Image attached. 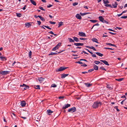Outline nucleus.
<instances>
[{"instance_id":"f257e3e1","label":"nucleus","mask_w":127,"mask_h":127,"mask_svg":"<svg viewBox=\"0 0 127 127\" xmlns=\"http://www.w3.org/2000/svg\"><path fill=\"white\" fill-rule=\"evenodd\" d=\"M101 104V103L100 101H95L93 104L92 106L94 108H96L99 106H100Z\"/></svg>"},{"instance_id":"f03ea898","label":"nucleus","mask_w":127,"mask_h":127,"mask_svg":"<svg viewBox=\"0 0 127 127\" xmlns=\"http://www.w3.org/2000/svg\"><path fill=\"white\" fill-rule=\"evenodd\" d=\"M76 110V108L75 107H73L68 109V111L70 112H73L75 111Z\"/></svg>"},{"instance_id":"7ed1b4c3","label":"nucleus","mask_w":127,"mask_h":127,"mask_svg":"<svg viewBox=\"0 0 127 127\" xmlns=\"http://www.w3.org/2000/svg\"><path fill=\"white\" fill-rule=\"evenodd\" d=\"M67 68V67H61L57 70H56V71L57 72L62 71Z\"/></svg>"},{"instance_id":"20e7f679","label":"nucleus","mask_w":127,"mask_h":127,"mask_svg":"<svg viewBox=\"0 0 127 127\" xmlns=\"http://www.w3.org/2000/svg\"><path fill=\"white\" fill-rule=\"evenodd\" d=\"M9 71H0V74L2 75H5L9 73Z\"/></svg>"},{"instance_id":"39448f33","label":"nucleus","mask_w":127,"mask_h":127,"mask_svg":"<svg viewBox=\"0 0 127 127\" xmlns=\"http://www.w3.org/2000/svg\"><path fill=\"white\" fill-rule=\"evenodd\" d=\"M78 34L81 36L86 37V36L85 33L82 32H79Z\"/></svg>"},{"instance_id":"423d86ee","label":"nucleus","mask_w":127,"mask_h":127,"mask_svg":"<svg viewBox=\"0 0 127 127\" xmlns=\"http://www.w3.org/2000/svg\"><path fill=\"white\" fill-rule=\"evenodd\" d=\"M20 86L24 87L23 89L24 90H26L29 88V86H27L24 84H23V85H21Z\"/></svg>"},{"instance_id":"0eeeda50","label":"nucleus","mask_w":127,"mask_h":127,"mask_svg":"<svg viewBox=\"0 0 127 127\" xmlns=\"http://www.w3.org/2000/svg\"><path fill=\"white\" fill-rule=\"evenodd\" d=\"M19 63L18 62H16L15 61L13 63L12 65L13 66H14L15 67H18L19 66Z\"/></svg>"},{"instance_id":"6e6552de","label":"nucleus","mask_w":127,"mask_h":127,"mask_svg":"<svg viewBox=\"0 0 127 127\" xmlns=\"http://www.w3.org/2000/svg\"><path fill=\"white\" fill-rule=\"evenodd\" d=\"M70 104H65L64 105V106L62 108L63 109H65L67 108L68 107H69L70 106Z\"/></svg>"},{"instance_id":"1a4fd4ad","label":"nucleus","mask_w":127,"mask_h":127,"mask_svg":"<svg viewBox=\"0 0 127 127\" xmlns=\"http://www.w3.org/2000/svg\"><path fill=\"white\" fill-rule=\"evenodd\" d=\"M68 75V74H63L61 75V77L62 78H64L66 77Z\"/></svg>"},{"instance_id":"9d476101","label":"nucleus","mask_w":127,"mask_h":127,"mask_svg":"<svg viewBox=\"0 0 127 127\" xmlns=\"http://www.w3.org/2000/svg\"><path fill=\"white\" fill-rule=\"evenodd\" d=\"M100 61L103 62V63H104L105 64L107 65H109V64H108L107 62L105 61V60H100Z\"/></svg>"},{"instance_id":"9b49d317","label":"nucleus","mask_w":127,"mask_h":127,"mask_svg":"<svg viewBox=\"0 0 127 127\" xmlns=\"http://www.w3.org/2000/svg\"><path fill=\"white\" fill-rule=\"evenodd\" d=\"M76 18L78 19H81L82 17L79 14H77L76 15Z\"/></svg>"},{"instance_id":"f8f14e48","label":"nucleus","mask_w":127,"mask_h":127,"mask_svg":"<svg viewBox=\"0 0 127 127\" xmlns=\"http://www.w3.org/2000/svg\"><path fill=\"white\" fill-rule=\"evenodd\" d=\"M74 44L77 46H82L83 45V44L81 43H75Z\"/></svg>"},{"instance_id":"ddd939ff","label":"nucleus","mask_w":127,"mask_h":127,"mask_svg":"<svg viewBox=\"0 0 127 127\" xmlns=\"http://www.w3.org/2000/svg\"><path fill=\"white\" fill-rule=\"evenodd\" d=\"M91 40L94 42H95L96 43H98V40L96 38H93Z\"/></svg>"},{"instance_id":"4468645a","label":"nucleus","mask_w":127,"mask_h":127,"mask_svg":"<svg viewBox=\"0 0 127 127\" xmlns=\"http://www.w3.org/2000/svg\"><path fill=\"white\" fill-rule=\"evenodd\" d=\"M44 78L40 77L38 78V80L40 83H41L44 80Z\"/></svg>"},{"instance_id":"2eb2a0df","label":"nucleus","mask_w":127,"mask_h":127,"mask_svg":"<svg viewBox=\"0 0 127 127\" xmlns=\"http://www.w3.org/2000/svg\"><path fill=\"white\" fill-rule=\"evenodd\" d=\"M112 5L114 8H116L118 4L116 2H115L114 3H113Z\"/></svg>"},{"instance_id":"dca6fc26","label":"nucleus","mask_w":127,"mask_h":127,"mask_svg":"<svg viewBox=\"0 0 127 127\" xmlns=\"http://www.w3.org/2000/svg\"><path fill=\"white\" fill-rule=\"evenodd\" d=\"M21 106L22 107H24L26 105V103L24 101H22L21 102Z\"/></svg>"},{"instance_id":"f3484780","label":"nucleus","mask_w":127,"mask_h":127,"mask_svg":"<svg viewBox=\"0 0 127 127\" xmlns=\"http://www.w3.org/2000/svg\"><path fill=\"white\" fill-rule=\"evenodd\" d=\"M98 18L99 20L102 22L104 20V18L101 16H99L98 17Z\"/></svg>"},{"instance_id":"a211bd4d","label":"nucleus","mask_w":127,"mask_h":127,"mask_svg":"<svg viewBox=\"0 0 127 127\" xmlns=\"http://www.w3.org/2000/svg\"><path fill=\"white\" fill-rule=\"evenodd\" d=\"M93 67L94 70L95 69V70H98V67L97 65L94 64L93 65Z\"/></svg>"},{"instance_id":"6ab92c4d","label":"nucleus","mask_w":127,"mask_h":127,"mask_svg":"<svg viewBox=\"0 0 127 127\" xmlns=\"http://www.w3.org/2000/svg\"><path fill=\"white\" fill-rule=\"evenodd\" d=\"M30 1L31 3L34 5H36V3L33 0H30Z\"/></svg>"},{"instance_id":"aec40b11","label":"nucleus","mask_w":127,"mask_h":127,"mask_svg":"<svg viewBox=\"0 0 127 127\" xmlns=\"http://www.w3.org/2000/svg\"><path fill=\"white\" fill-rule=\"evenodd\" d=\"M85 84L86 85V86L87 87H89L90 86H92V84H90L89 83H85Z\"/></svg>"},{"instance_id":"412c9836","label":"nucleus","mask_w":127,"mask_h":127,"mask_svg":"<svg viewBox=\"0 0 127 127\" xmlns=\"http://www.w3.org/2000/svg\"><path fill=\"white\" fill-rule=\"evenodd\" d=\"M73 38L74 40L76 42L79 41V39L77 38L76 37H74Z\"/></svg>"},{"instance_id":"4be33fe9","label":"nucleus","mask_w":127,"mask_h":127,"mask_svg":"<svg viewBox=\"0 0 127 127\" xmlns=\"http://www.w3.org/2000/svg\"><path fill=\"white\" fill-rule=\"evenodd\" d=\"M103 1L104 3V4H107L109 3V1L107 0H103Z\"/></svg>"},{"instance_id":"5701e85b","label":"nucleus","mask_w":127,"mask_h":127,"mask_svg":"<svg viewBox=\"0 0 127 127\" xmlns=\"http://www.w3.org/2000/svg\"><path fill=\"white\" fill-rule=\"evenodd\" d=\"M25 26L29 27L31 26V23H27L25 24Z\"/></svg>"},{"instance_id":"b1692460","label":"nucleus","mask_w":127,"mask_h":127,"mask_svg":"<svg viewBox=\"0 0 127 127\" xmlns=\"http://www.w3.org/2000/svg\"><path fill=\"white\" fill-rule=\"evenodd\" d=\"M38 17L42 21H45V20L44 18L42 17L40 15L38 16Z\"/></svg>"},{"instance_id":"393cba45","label":"nucleus","mask_w":127,"mask_h":127,"mask_svg":"<svg viewBox=\"0 0 127 127\" xmlns=\"http://www.w3.org/2000/svg\"><path fill=\"white\" fill-rule=\"evenodd\" d=\"M95 53L98 55L100 57H102L103 56V54L99 52H97Z\"/></svg>"},{"instance_id":"a878e982","label":"nucleus","mask_w":127,"mask_h":127,"mask_svg":"<svg viewBox=\"0 0 127 127\" xmlns=\"http://www.w3.org/2000/svg\"><path fill=\"white\" fill-rule=\"evenodd\" d=\"M47 112L48 113V115H50V113H53V112L50 110H47Z\"/></svg>"},{"instance_id":"bb28decb","label":"nucleus","mask_w":127,"mask_h":127,"mask_svg":"<svg viewBox=\"0 0 127 127\" xmlns=\"http://www.w3.org/2000/svg\"><path fill=\"white\" fill-rule=\"evenodd\" d=\"M106 44L107 45H108L110 46H116L114 44H113L110 43H106Z\"/></svg>"},{"instance_id":"cd10ccee","label":"nucleus","mask_w":127,"mask_h":127,"mask_svg":"<svg viewBox=\"0 0 127 127\" xmlns=\"http://www.w3.org/2000/svg\"><path fill=\"white\" fill-rule=\"evenodd\" d=\"M124 78H121L119 79H116L115 80L119 81H121L123 80Z\"/></svg>"},{"instance_id":"c85d7f7f","label":"nucleus","mask_w":127,"mask_h":127,"mask_svg":"<svg viewBox=\"0 0 127 127\" xmlns=\"http://www.w3.org/2000/svg\"><path fill=\"white\" fill-rule=\"evenodd\" d=\"M105 6L107 7H109L110 8H112L113 7L110 4H106L105 5Z\"/></svg>"},{"instance_id":"c756f323","label":"nucleus","mask_w":127,"mask_h":127,"mask_svg":"<svg viewBox=\"0 0 127 127\" xmlns=\"http://www.w3.org/2000/svg\"><path fill=\"white\" fill-rule=\"evenodd\" d=\"M68 39L69 40V41L70 42H74V41L71 38H68Z\"/></svg>"},{"instance_id":"7c9ffc66","label":"nucleus","mask_w":127,"mask_h":127,"mask_svg":"<svg viewBox=\"0 0 127 127\" xmlns=\"http://www.w3.org/2000/svg\"><path fill=\"white\" fill-rule=\"evenodd\" d=\"M61 43L60 42L58 44L56 45V47H57V49H58L59 48V47L61 46Z\"/></svg>"},{"instance_id":"2f4dec72","label":"nucleus","mask_w":127,"mask_h":127,"mask_svg":"<svg viewBox=\"0 0 127 127\" xmlns=\"http://www.w3.org/2000/svg\"><path fill=\"white\" fill-rule=\"evenodd\" d=\"M63 25V22H61L59 23L58 27H60L61 26Z\"/></svg>"},{"instance_id":"473e14b6","label":"nucleus","mask_w":127,"mask_h":127,"mask_svg":"<svg viewBox=\"0 0 127 127\" xmlns=\"http://www.w3.org/2000/svg\"><path fill=\"white\" fill-rule=\"evenodd\" d=\"M94 63L95 64H98L100 63V62L98 61H95L94 62Z\"/></svg>"},{"instance_id":"72a5a7b5","label":"nucleus","mask_w":127,"mask_h":127,"mask_svg":"<svg viewBox=\"0 0 127 127\" xmlns=\"http://www.w3.org/2000/svg\"><path fill=\"white\" fill-rule=\"evenodd\" d=\"M90 21L93 23H95L97 22V20H90Z\"/></svg>"},{"instance_id":"f704fd0d","label":"nucleus","mask_w":127,"mask_h":127,"mask_svg":"<svg viewBox=\"0 0 127 127\" xmlns=\"http://www.w3.org/2000/svg\"><path fill=\"white\" fill-rule=\"evenodd\" d=\"M0 58L1 59L2 61H4V60H6V59L4 57H0Z\"/></svg>"},{"instance_id":"c9c22d12","label":"nucleus","mask_w":127,"mask_h":127,"mask_svg":"<svg viewBox=\"0 0 127 127\" xmlns=\"http://www.w3.org/2000/svg\"><path fill=\"white\" fill-rule=\"evenodd\" d=\"M34 88L36 89H40V86L39 85H37Z\"/></svg>"},{"instance_id":"e433bc0d","label":"nucleus","mask_w":127,"mask_h":127,"mask_svg":"<svg viewBox=\"0 0 127 127\" xmlns=\"http://www.w3.org/2000/svg\"><path fill=\"white\" fill-rule=\"evenodd\" d=\"M57 53H55L54 52H51V53H50V54H49V55H53L55 54H57Z\"/></svg>"},{"instance_id":"4c0bfd02","label":"nucleus","mask_w":127,"mask_h":127,"mask_svg":"<svg viewBox=\"0 0 127 127\" xmlns=\"http://www.w3.org/2000/svg\"><path fill=\"white\" fill-rule=\"evenodd\" d=\"M57 87V85L54 84H52L51 86V87Z\"/></svg>"},{"instance_id":"58836bf2","label":"nucleus","mask_w":127,"mask_h":127,"mask_svg":"<svg viewBox=\"0 0 127 127\" xmlns=\"http://www.w3.org/2000/svg\"><path fill=\"white\" fill-rule=\"evenodd\" d=\"M16 15L18 17H21V13H16Z\"/></svg>"},{"instance_id":"ea45409f","label":"nucleus","mask_w":127,"mask_h":127,"mask_svg":"<svg viewBox=\"0 0 127 127\" xmlns=\"http://www.w3.org/2000/svg\"><path fill=\"white\" fill-rule=\"evenodd\" d=\"M32 52L31 51L29 52V56L30 58H31V56L32 55Z\"/></svg>"},{"instance_id":"a19ab883","label":"nucleus","mask_w":127,"mask_h":127,"mask_svg":"<svg viewBox=\"0 0 127 127\" xmlns=\"http://www.w3.org/2000/svg\"><path fill=\"white\" fill-rule=\"evenodd\" d=\"M49 22L50 24H55L56 23L55 22H52L51 21H49Z\"/></svg>"},{"instance_id":"79ce46f5","label":"nucleus","mask_w":127,"mask_h":127,"mask_svg":"<svg viewBox=\"0 0 127 127\" xmlns=\"http://www.w3.org/2000/svg\"><path fill=\"white\" fill-rule=\"evenodd\" d=\"M57 49H58L57 48V47L55 46L52 49V50L53 51H55Z\"/></svg>"},{"instance_id":"37998d69","label":"nucleus","mask_w":127,"mask_h":127,"mask_svg":"<svg viewBox=\"0 0 127 127\" xmlns=\"http://www.w3.org/2000/svg\"><path fill=\"white\" fill-rule=\"evenodd\" d=\"M78 3L77 2H75L73 3V6H75L77 5L78 4Z\"/></svg>"},{"instance_id":"c03bdc74","label":"nucleus","mask_w":127,"mask_h":127,"mask_svg":"<svg viewBox=\"0 0 127 127\" xmlns=\"http://www.w3.org/2000/svg\"><path fill=\"white\" fill-rule=\"evenodd\" d=\"M100 69H102L103 70H106L105 69L102 67H101L100 68Z\"/></svg>"},{"instance_id":"a18cd8bd","label":"nucleus","mask_w":127,"mask_h":127,"mask_svg":"<svg viewBox=\"0 0 127 127\" xmlns=\"http://www.w3.org/2000/svg\"><path fill=\"white\" fill-rule=\"evenodd\" d=\"M121 18H124L126 19L127 18V16H122L121 17Z\"/></svg>"},{"instance_id":"49530a36","label":"nucleus","mask_w":127,"mask_h":127,"mask_svg":"<svg viewBox=\"0 0 127 127\" xmlns=\"http://www.w3.org/2000/svg\"><path fill=\"white\" fill-rule=\"evenodd\" d=\"M102 22L103 23H106L107 24H108V22L106 21L105 20H103V22Z\"/></svg>"},{"instance_id":"de8ad7c7","label":"nucleus","mask_w":127,"mask_h":127,"mask_svg":"<svg viewBox=\"0 0 127 127\" xmlns=\"http://www.w3.org/2000/svg\"><path fill=\"white\" fill-rule=\"evenodd\" d=\"M76 63H78V64H83L82 63V62H81L80 61H78V62H75Z\"/></svg>"},{"instance_id":"09e8293b","label":"nucleus","mask_w":127,"mask_h":127,"mask_svg":"<svg viewBox=\"0 0 127 127\" xmlns=\"http://www.w3.org/2000/svg\"><path fill=\"white\" fill-rule=\"evenodd\" d=\"M104 49H110L111 50H113V49L111 48H106V47H104Z\"/></svg>"},{"instance_id":"8fccbe9b","label":"nucleus","mask_w":127,"mask_h":127,"mask_svg":"<svg viewBox=\"0 0 127 127\" xmlns=\"http://www.w3.org/2000/svg\"><path fill=\"white\" fill-rule=\"evenodd\" d=\"M90 49H93L94 51L96 50V49H95V48L94 47H93V46H92V47H91Z\"/></svg>"},{"instance_id":"3c124183","label":"nucleus","mask_w":127,"mask_h":127,"mask_svg":"<svg viewBox=\"0 0 127 127\" xmlns=\"http://www.w3.org/2000/svg\"><path fill=\"white\" fill-rule=\"evenodd\" d=\"M44 27H45L46 28L49 29H51L48 26H43Z\"/></svg>"},{"instance_id":"603ef678","label":"nucleus","mask_w":127,"mask_h":127,"mask_svg":"<svg viewBox=\"0 0 127 127\" xmlns=\"http://www.w3.org/2000/svg\"><path fill=\"white\" fill-rule=\"evenodd\" d=\"M37 23L39 25H40L41 24V22L39 21H37Z\"/></svg>"},{"instance_id":"864d4df0","label":"nucleus","mask_w":127,"mask_h":127,"mask_svg":"<svg viewBox=\"0 0 127 127\" xmlns=\"http://www.w3.org/2000/svg\"><path fill=\"white\" fill-rule=\"evenodd\" d=\"M94 69H91L90 70H88V71L90 72H91L92 71H94Z\"/></svg>"},{"instance_id":"5fc2aeb1","label":"nucleus","mask_w":127,"mask_h":127,"mask_svg":"<svg viewBox=\"0 0 127 127\" xmlns=\"http://www.w3.org/2000/svg\"><path fill=\"white\" fill-rule=\"evenodd\" d=\"M39 8L40 9L42 10H44L45 11V9H43V7H39Z\"/></svg>"},{"instance_id":"6e6d98bb","label":"nucleus","mask_w":127,"mask_h":127,"mask_svg":"<svg viewBox=\"0 0 127 127\" xmlns=\"http://www.w3.org/2000/svg\"><path fill=\"white\" fill-rule=\"evenodd\" d=\"M117 107H118L117 106H115V107H114V108H116L118 111H119V110L117 108Z\"/></svg>"},{"instance_id":"4d7b16f0","label":"nucleus","mask_w":127,"mask_h":127,"mask_svg":"<svg viewBox=\"0 0 127 127\" xmlns=\"http://www.w3.org/2000/svg\"><path fill=\"white\" fill-rule=\"evenodd\" d=\"M80 15L82 16L86 15L85 13H80Z\"/></svg>"},{"instance_id":"13d9d810","label":"nucleus","mask_w":127,"mask_h":127,"mask_svg":"<svg viewBox=\"0 0 127 127\" xmlns=\"http://www.w3.org/2000/svg\"><path fill=\"white\" fill-rule=\"evenodd\" d=\"M79 39L80 40H86V38H80Z\"/></svg>"},{"instance_id":"bf43d9fd","label":"nucleus","mask_w":127,"mask_h":127,"mask_svg":"<svg viewBox=\"0 0 127 127\" xmlns=\"http://www.w3.org/2000/svg\"><path fill=\"white\" fill-rule=\"evenodd\" d=\"M99 25V24L98 23H96L95 24V25H93V26H98Z\"/></svg>"},{"instance_id":"052dcab7","label":"nucleus","mask_w":127,"mask_h":127,"mask_svg":"<svg viewBox=\"0 0 127 127\" xmlns=\"http://www.w3.org/2000/svg\"><path fill=\"white\" fill-rule=\"evenodd\" d=\"M52 6V5L51 4H49V5L47 6V7L48 8H49Z\"/></svg>"},{"instance_id":"680f3d73","label":"nucleus","mask_w":127,"mask_h":127,"mask_svg":"<svg viewBox=\"0 0 127 127\" xmlns=\"http://www.w3.org/2000/svg\"><path fill=\"white\" fill-rule=\"evenodd\" d=\"M64 98V97L63 96H60L59 97V99H63Z\"/></svg>"},{"instance_id":"e2e57ef3","label":"nucleus","mask_w":127,"mask_h":127,"mask_svg":"<svg viewBox=\"0 0 127 127\" xmlns=\"http://www.w3.org/2000/svg\"><path fill=\"white\" fill-rule=\"evenodd\" d=\"M116 28L117 29H118L119 30H121L122 29V28H120V27H116Z\"/></svg>"},{"instance_id":"0e129e2a","label":"nucleus","mask_w":127,"mask_h":127,"mask_svg":"<svg viewBox=\"0 0 127 127\" xmlns=\"http://www.w3.org/2000/svg\"><path fill=\"white\" fill-rule=\"evenodd\" d=\"M122 98L124 97L125 98V100H126V96L125 95H123L122 96H121Z\"/></svg>"},{"instance_id":"69168bd1","label":"nucleus","mask_w":127,"mask_h":127,"mask_svg":"<svg viewBox=\"0 0 127 127\" xmlns=\"http://www.w3.org/2000/svg\"><path fill=\"white\" fill-rule=\"evenodd\" d=\"M92 56L94 57H96V56L95 54L92 55Z\"/></svg>"},{"instance_id":"338daca9","label":"nucleus","mask_w":127,"mask_h":127,"mask_svg":"<svg viewBox=\"0 0 127 127\" xmlns=\"http://www.w3.org/2000/svg\"><path fill=\"white\" fill-rule=\"evenodd\" d=\"M48 33L52 34H54V33L52 31L49 32Z\"/></svg>"},{"instance_id":"774afa93","label":"nucleus","mask_w":127,"mask_h":127,"mask_svg":"<svg viewBox=\"0 0 127 127\" xmlns=\"http://www.w3.org/2000/svg\"><path fill=\"white\" fill-rule=\"evenodd\" d=\"M82 66L86 67V66H87V65L86 64H83L82 65Z\"/></svg>"}]
</instances>
